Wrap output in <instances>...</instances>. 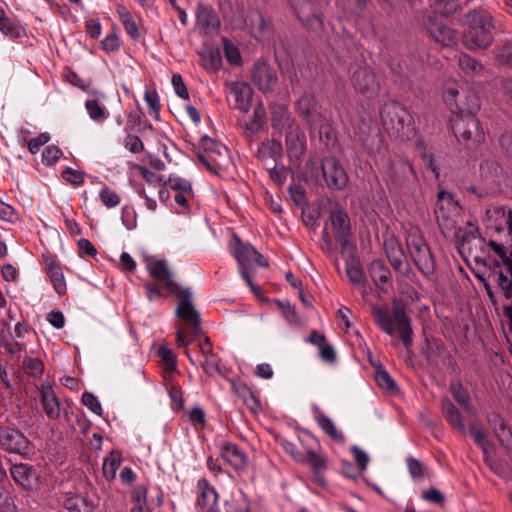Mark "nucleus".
Here are the masks:
<instances>
[{
	"label": "nucleus",
	"instance_id": "nucleus-19",
	"mask_svg": "<svg viewBox=\"0 0 512 512\" xmlns=\"http://www.w3.org/2000/svg\"><path fill=\"white\" fill-rule=\"evenodd\" d=\"M196 24L207 35H214L220 29V19L214 9L208 5L199 4L196 8Z\"/></svg>",
	"mask_w": 512,
	"mask_h": 512
},
{
	"label": "nucleus",
	"instance_id": "nucleus-39",
	"mask_svg": "<svg viewBox=\"0 0 512 512\" xmlns=\"http://www.w3.org/2000/svg\"><path fill=\"white\" fill-rule=\"evenodd\" d=\"M282 153V144L280 141L274 139H268L262 142L257 150L258 158L261 160L273 159L274 162H277V158L280 157Z\"/></svg>",
	"mask_w": 512,
	"mask_h": 512
},
{
	"label": "nucleus",
	"instance_id": "nucleus-55",
	"mask_svg": "<svg viewBox=\"0 0 512 512\" xmlns=\"http://www.w3.org/2000/svg\"><path fill=\"white\" fill-rule=\"evenodd\" d=\"M223 48L227 61L232 65L241 63V55L239 49L227 39H223Z\"/></svg>",
	"mask_w": 512,
	"mask_h": 512
},
{
	"label": "nucleus",
	"instance_id": "nucleus-2",
	"mask_svg": "<svg viewBox=\"0 0 512 512\" xmlns=\"http://www.w3.org/2000/svg\"><path fill=\"white\" fill-rule=\"evenodd\" d=\"M374 318L380 329L394 336L398 332L404 346L409 347L412 344V327L402 304L394 301L392 311L388 308L377 306L374 308Z\"/></svg>",
	"mask_w": 512,
	"mask_h": 512
},
{
	"label": "nucleus",
	"instance_id": "nucleus-11",
	"mask_svg": "<svg viewBox=\"0 0 512 512\" xmlns=\"http://www.w3.org/2000/svg\"><path fill=\"white\" fill-rule=\"evenodd\" d=\"M352 84L355 90L368 98L379 93L380 83L376 79L373 70L368 66H360L353 72Z\"/></svg>",
	"mask_w": 512,
	"mask_h": 512
},
{
	"label": "nucleus",
	"instance_id": "nucleus-45",
	"mask_svg": "<svg viewBox=\"0 0 512 512\" xmlns=\"http://www.w3.org/2000/svg\"><path fill=\"white\" fill-rule=\"evenodd\" d=\"M346 275L349 281L356 287H365L366 279L360 265L355 261L346 263Z\"/></svg>",
	"mask_w": 512,
	"mask_h": 512
},
{
	"label": "nucleus",
	"instance_id": "nucleus-24",
	"mask_svg": "<svg viewBox=\"0 0 512 512\" xmlns=\"http://www.w3.org/2000/svg\"><path fill=\"white\" fill-rule=\"evenodd\" d=\"M40 399L47 417L53 420L58 419L60 416V404L49 382L41 384Z\"/></svg>",
	"mask_w": 512,
	"mask_h": 512
},
{
	"label": "nucleus",
	"instance_id": "nucleus-37",
	"mask_svg": "<svg viewBox=\"0 0 512 512\" xmlns=\"http://www.w3.org/2000/svg\"><path fill=\"white\" fill-rule=\"evenodd\" d=\"M64 507L68 512H96L94 503L82 495L68 497L64 502Z\"/></svg>",
	"mask_w": 512,
	"mask_h": 512
},
{
	"label": "nucleus",
	"instance_id": "nucleus-38",
	"mask_svg": "<svg viewBox=\"0 0 512 512\" xmlns=\"http://www.w3.org/2000/svg\"><path fill=\"white\" fill-rule=\"evenodd\" d=\"M469 432H470V435L472 436L474 442L483 451L485 459H487L489 456V453L492 449V445L489 442V440L487 439V436L485 434V431H484L482 425L477 421L471 422L469 425Z\"/></svg>",
	"mask_w": 512,
	"mask_h": 512
},
{
	"label": "nucleus",
	"instance_id": "nucleus-43",
	"mask_svg": "<svg viewBox=\"0 0 512 512\" xmlns=\"http://www.w3.org/2000/svg\"><path fill=\"white\" fill-rule=\"evenodd\" d=\"M86 111L94 122L102 123L109 117L106 107L99 103L97 99H88L85 102Z\"/></svg>",
	"mask_w": 512,
	"mask_h": 512
},
{
	"label": "nucleus",
	"instance_id": "nucleus-61",
	"mask_svg": "<svg viewBox=\"0 0 512 512\" xmlns=\"http://www.w3.org/2000/svg\"><path fill=\"white\" fill-rule=\"evenodd\" d=\"M279 307L289 325L297 326L300 324V320L295 311V308L291 306L289 302H280Z\"/></svg>",
	"mask_w": 512,
	"mask_h": 512
},
{
	"label": "nucleus",
	"instance_id": "nucleus-49",
	"mask_svg": "<svg viewBox=\"0 0 512 512\" xmlns=\"http://www.w3.org/2000/svg\"><path fill=\"white\" fill-rule=\"evenodd\" d=\"M494 430L499 441L505 445L507 448L512 446V433L510 429L506 426L505 422L497 417L493 420Z\"/></svg>",
	"mask_w": 512,
	"mask_h": 512
},
{
	"label": "nucleus",
	"instance_id": "nucleus-7",
	"mask_svg": "<svg viewBox=\"0 0 512 512\" xmlns=\"http://www.w3.org/2000/svg\"><path fill=\"white\" fill-rule=\"evenodd\" d=\"M452 130L457 140L468 149H476L485 140V132L476 115L454 116Z\"/></svg>",
	"mask_w": 512,
	"mask_h": 512
},
{
	"label": "nucleus",
	"instance_id": "nucleus-3",
	"mask_svg": "<svg viewBox=\"0 0 512 512\" xmlns=\"http://www.w3.org/2000/svg\"><path fill=\"white\" fill-rule=\"evenodd\" d=\"M172 294L180 300L176 316L184 322L176 332V344L178 347H187L192 341L188 335L195 336L201 331L199 314L192 304V294L188 289L181 287Z\"/></svg>",
	"mask_w": 512,
	"mask_h": 512
},
{
	"label": "nucleus",
	"instance_id": "nucleus-9",
	"mask_svg": "<svg viewBox=\"0 0 512 512\" xmlns=\"http://www.w3.org/2000/svg\"><path fill=\"white\" fill-rule=\"evenodd\" d=\"M355 133L368 154L375 155L380 151L383 138L378 124L370 116L360 117Z\"/></svg>",
	"mask_w": 512,
	"mask_h": 512
},
{
	"label": "nucleus",
	"instance_id": "nucleus-6",
	"mask_svg": "<svg viewBox=\"0 0 512 512\" xmlns=\"http://www.w3.org/2000/svg\"><path fill=\"white\" fill-rule=\"evenodd\" d=\"M443 100L454 116L476 115L481 108L477 94L469 88L448 86L443 91Z\"/></svg>",
	"mask_w": 512,
	"mask_h": 512
},
{
	"label": "nucleus",
	"instance_id": "nucleus-35",
	"mask_svg": "<svg viewBox=\"0 0 512 512\" xmlns=\"http://www.w3.org/2000/svg\"><path fill=\"white\" fill-rule=\"evenodd\" d=\"M442 412L446 421L452 427L459 430L462 434L466 433L467 429L463 415L448 398L442 400Z\"/></svg>",
	"mask_w": 512,
	"mask_h": 512
},
{
	"label": "nucleus",
	"instance_id": "nucleus-63",
	"mask_svg": "<svg viewBox=\"0 0 512 512\" xmlns=\"http://www.w3.org/2000/svg\"><path fill=\"white\" fill-rule=\"evenodd\" d=\"M171 399V407L174 410H181L184 407L183 393L179 386L171 385L168 390Z\"/></svg>",
	"mask_w": 512,
	"mask_h": 512
},
{
	"label": "nucleus",
	"instance_id": "nucleus-29",
	"mask_svg": "<svg viewBox=\"0 0 512 512\" xmlns=\"http://www.w3.org/2000/svg\"><path fill=\"white\" fill-rule=\"evenodd\" d=\"M221 457L231 467L240 470L247 465V455L235 444L225 442L221 447Z\"/></svg>",
	"mask_w": 512,
	"mask_h": 512
},
{
	"label": "nucleus",
	"instance_id": "nucleus-10",
	"mask_svg": "<svg viewBox=\"0 0 512 512\" xmlns=\"http://www.w3.org/2000/svg\"><path fill=\"white\" fill-rule=\"evenodd\" d=\"M384 177L390 189H398L407 187L415 172L407 160L398 158L391 161Z\"/></svg>",
	"mask_w": 512,
	"mask_h": 512
},
{
	"label": "nucleus",
	"instance_id": "nucleus-40",
	"mask_svg": "<svg viewBox=\"0 0 512 512\" xmlns=\"http://www.w3.org/2000/svg\"><path fill=\"white\" fill-rule=\"evenodd\" d=\"M390 69L393 75V81L403 87L409 86L411 77L415 74L416 68H410L406 63L403 67L400 63H390Z\"/></svg>",
	"mask_w": 512,
	"mask_h": 512
},
{
	"label": "nucleus",
	"instance_id": "nucleus-56",
	"mask_svg": "<svg viewBox=\"0 0 512 512\" xmlns=\"http://www.w3.org/2000/svg\"><path fill=\"white\" fill-rule=\"evenodd\" d=\"M504 333L512 352V303L503 306Z\"/></svg>",
	"mask_w": 512,
	"mask_h": 512
},
{
	"label": "nucleus",
	"instance_id": "nucleus-52",
	"mask_svg": "<svg viewBox=\"0 0 512 512\" xmlns=\"http://www.w3.org/2000/svg\"><path fill=\"white\" fill-rule=\"evenodd\" d=\"M265 115V110L263 106L259 105L255 107L253 112V118L249 124L246 125V133L249 136H253L255 133H257L263 124V119Z\"/></svg>",
	"mask_w": 512,
	"mask_h": 512
},
{
	"label": "nucleus",
	"instance_id": "nucleus-13",
	"mask_svg": "<svg viewBox=\"0 0 512 512\" xmlns=\"http://www.w3.org/2000/svg\"><path fill=\"white\" fill-rule=\"evenodd\" d=\"M146 268L152 278L161 283L170 293L177 292L181 288L173 278L168 263L163 259H149L146 262Z\"/></svg>",
	"mask_w": 512,
	"mask_h": 512
},
{
	"label": "nucleus",
	"instance_id": "nucleus-27",
	"mask_svg": "<svg viewBox=\"0 0 512 512\" xmlns=\"http://www.w3.org/2000/svg\"><path fill=\"white\" fill-rule=\"evenodd\" d=\"M286 132V148L290 158L299 159L306 148L305 135L300 131L298 125Z\"/></svg>",
	"mask_w": 512,
	"mask_h": 512
},
{
	"label": "nucleus",
	"instance_id": "nucleus-42",
	"mask_svg": "<svg viewBox=\"0 0 512 512\" xmlns=\"http://www.w3.org/2000/svg\"><path fill=\"white\" fill-rule=\"evenodd\" d=\"M117 13L127 34L133 39H139L140 33L133 15L123 6L117 8Z\"/></svg>",
	"mask_w": 512,
	"mask_h": 512
},
{
	"label": "nucleus",
	"instance_id": "nucleus-32",
	"mask_svg": "<svg viewBox=\"0 0 512 512\" xmlns=\"http://www.w3.org/2000/svg\"><path fill=\"white\" fill-rule=\"evenodd\" d=\"M10 472L14 481L25 489L32 488L37 480L35 470L26 464L13 465Z\"/></svg>",
	"mask_w": 512,
	"mask_h": 512
},
{
	"label": "nucleus",
	"instance_id": "nucleus-21",
	"mask_svg": "<svg viewBox=\"0 0 512 512\" xmlns=\"http://www.w3.org/2000/svg\"><path fill=\"white\" fill-rule=\"evenodd\" d=\"M510 212L506 211L503 206H490L486 209L483 217V223L488 230L502 232L509 223Z\"/></svg>",
	"mask_w": 512,
	"mask_h": 512
},
{
	"label": "nucleus",
	"instance_id": "nucleus-16",
	"mask_svg": "<svg viewBox=\"0 0 512 512\" xmlns=\"http://www.w3.org/2000/svg\"><path fill=\"white\" fill-rule=\"evenodd\" d=\"M2 446L10 453L19 454L24 458H29L33 454L29 440L19 430L2 433Z\"/></svg>",
	"mask_w": 512,
	"mask_h": 512
},
{
	"label": "nucleus",
	"instance_id": "nucleus-48",
	"mask_svg": "<svg viewBox=\"0 0 512 512\" xmlns=\"http://www.w3.org/2000/svg\"><path fill=\"white\" fill-rule=\"evenodd\" d=\"M494 430L499 441L505 445L507 448L512 446V433L510 429L506 426L505 422L497 417L493 420Z\"/></svg>",
	"mask_w": 512,
	"mask_h": 512
},
{
	"label": "nucleus",
	"instance_id": "nucleus-25",
	"mask_svg": "<svg viewBox=\"0 0 512 512\" xmlns=\"http://www.w3.org/2000/svg\"><path fill=\"white\" fill-rule=\"evenodd\" d=\"M197 500L198 510L206 509L218 505L219 495L215 488L211 486L206 478H200L197 481Z\"/></svg>",
	"mask_w": 512,
	"mask_h": 512
},
{
	"label": "nucleus",
	"instance_id": "nucleus-14",
	"mask_svg": "<svg viewBox=\"0 0 512 512\" xmlns=\"http://www.w3.org/2000/svg\"><path fill=\"white\" fill-rule=\"evenodd\" d=\"M292 7L300 22L311 30H319L323 26L321 15L316 5L310 0H292Z\"/></svg>",
	"mask_w": 512,
	"mask_h": 512
},
{
	"label": "nucleus",
	"instance_id": "nucleus-58",
	"mask_svg": "<svg viewBox=\"0 0 512 512\" xmlns=\"http://www.w3.org/2000/svg\"><path fill=\"white\" fill-rule=\"evenodd\" d=\"M435 11L443 16H448L457 10V0H432Z\"/></svg>",
	"mask_w": 512,
	"mask_h": 512
},
{
	"label": "nucleus",
	"instance_id": "nucleus-1",
	"mask_svg": "<svg viewBox=\"0 0 512 512\" xmlns=\"http://www.w3.org/2000/svg\"><path fill=\"white\" fill-rule=\"evenodd\" d=\"M380 117L389 137L406 141L415 136L413 117L401 103L397 101L385 103L380 110Z\"/></svg>",
	"mask_w": 512,
	"mask_h": 512
},
{
	"label": "nucleus",
	"instance_id": "nucleus-34",
	"mask_svg": "<svg viewBox=\"0 0 512 512\" xmlns=\"http://www.w3.org/2000/svg\"><path fill=\"white\" fill-rule=\"evenodd\" d=\"M449 390L454 400L462 406L464 411L472 417L477 416V410L471 403V397L468 391L463 387L459 381H453L450 383Z\"/></svg>",
	"mask_w": 512,
	"mask_h": 512
},
{
	"label": "nucleus",
	"instance_id": "nucleus-60",
	"mask_svg": "<svg viewBox=\"0 0 512 512\" xmlns=\"http://www.w3.org/2000/svg\"><path fill=\"white\" fill-rule=\"evenodd\" d=\"M120 46L121 40L115 31L108 34L101 42V48L107 53L117 51Z\"/></svg>",
	"mask_w": 512,
	"mask_h": 512
},
{
	"label": "nucleus",
	"instance_id": "nucleus-5",
	"mask_svg": "<svg viewBox=\"0 0 512 512\" xmlns=\"http://www.w3.org/2000/svg\"><path fill=\"white\" fill-rule=\"evenodd\" d=\"M459 212L460 207L454 196L444 190L439 191L437 194L435 216L444 237L453 238L458 236L457 218Z\"/></svg>",
	"mask_w": 512,
	"mask_h": 512
},
{
	"label": "nucleus",
	"instance_id": "nucleus-15",
	"mask_svg": "<svg viewBox=\"0 0 512 512\" xmlns=\"http://www.w3.org/2000/svg\"><path fill=\"white\" fill-rule=\"evenodd\" d=\"M423 25L429 32L430 36L443 46H450L456 43V32L445 25L435 16L428 15L423 18Z\"/></svg>",
	"mask_w": 512,
	"mask_h": 512
},
{
	"label": "nucleus",
	"instance_id": "nucleus-46",
	"mask_svg": "<svg viewBox=\"0 0 512 512\" xmlns=\"http://www.w3.org/2000/svg\"><path fill=\"white\" fill-rule=\"evenodd\" d=\"M121 464V457L118 453L111 452L103 462V475L107 480H113L116 476L117 469Z\"/></svg>",
	"mask_w": 512,
	"mask_h": 512
},
{
	"label": "nucleus",
	"instance_id": "nucleus-51",
	"mask_svg": "<svg viewBox=\"0 0 512 512\" xmlns=\"http://www.w3.org/2000/svg\"><path fill=\"white\" fill-rule=\"evenodd\" d=\"M251 33L255 38L262 36L266 29V22L259 11H253L248 16Z\"/></svg>",
	"mask_w": 512,
	"mask_h": 512
},
{
	"label": "nucleus",
	"instance_id": "nucleus-50",
	"mask_svg": "<svg viewBox=\"0 0 512 512\" xmlns=\"http://www.w3.org/2000/svg\"><path fill=\"white\" fill-rule=\"evenodd\" d=\"M144 100L148 105L149 113L153 115L156 120H159L161 105L157 91L153 88H146Z\"/></svg>",
	"mask_w": 512,
	"mask_h": 512
},
{
	"label": "nucleus",
	"instance_id": "nucleus-59",
	"mask_svg": "<svg viewBox=\"0 0 512 512\" xmlns=\"http://www.w3.org/2000/svg\"><path fill=\"white\" fill-rule=\"evenodd\" d=\"M23 366L26 372L34 377L41 376L43 373V363L36 358L25 357L23 361Z\"/></svg>",
	"mask_w": 512,
	"mask_h": 512
},
{
	"label": "nucleus",
	"instance_id": "nucleus-28",
	"mask_svg": "<svg viewBox=\"0 0 512 512\" xmlns=\"http://www.w3.org/2000/svg\"><path fill=\"white\" fill-rule=\"evenodd\" d=\"M271 123L274 129L286 131L297 124L291 116L287 105L274 103L271 106Z\"/></svg>",
	"mask_w": 512,
	"mask_h": 512
},
{
	"label": "nucleus",
	"instance_id": "nucleus-47",
	"mask_svg": "<svg viewBox=\"0 0 512 512\" xmlns=\"http://www.w3.org/2000/svg\"><path fill=\"white\" fill-rule=\"evenodd\" d=\"M488 246L495 253L496 257L493 261L494 266L501 265L502 263H507L508 261H512V251L509 250L506 246L501 243H498L495 240H489Z\"/></svg>",
	"mask_w": 512,
	"mask_h": 512
},
{
	"label": "nucleus",
	"instance_id": "nucleus-23",
	"mask_svg": "<svg viewBox=\"0 0 512 512\" xmlns=\"http://www.w3.org/2000/svg\"><path fill=\"white\" fill-rule=\"evenodd\" d=\"M492 276L503 296L512 299V261L494 266Z\"/></svg>",
	"mask_w": 512,
	"mask_h": 512
},
{
	"label": "nucleus",
	"instance_id": "nucleus-22",
	"mask_svg": "<svg viewBox=\"0 0 512 512\" xmlns=\"http://www.w3.org/2000/svg\"><path fill=\"white\" fill-rule=\"evenodd\" d=\"M387 258L395 271L406 274L408 265L405 263V254L397 239L391 237L384 242Z\"/></svg>",
	"mask_w": 512,
	"mask_h": 512
},
{
	"label": "nucleus",
	"instance_id": "nucleus-17",
	"mask_svg": "<svg viewBox=\"0 0 512 512\" xmlns=\"http://www.w3.org/2000/svg\"><path fill=\"white\" fill-rule=\"evenodd\" d=\"M252 81L263 93H269L275 89L278 77L268 63L257 62L252 71Z\"/></svg>",
	"mask_w": 512,
	"mask_h": 512
},
{
	"label": "nucleus",
	"instance_id": "nucleus-31",
	"mask_svg": "<svg viewBox=\"0 0 512 512\" xmlns=\"http://www.w3.org/2000/svg\"><path fill=\"white\" fill-rule=\"evenodd\" d=\"M252 88L245 82L233 83L230 87V96L235 101V108L243 112H247L251 99H252Z\"/></svg>",
	"mask_w": 512,
	"mask_h": 512
},
{
	"label": "nucleus",
	"instance_id": "nucleus-26",
	"mask_svg": "<svg viewBox=\"0 0 512 512\" xmlns=\"http://www.w3.org/2000/svg\"><path fill=\"white\" fill-rule=\"evenodd\" d=\"M298 114L307 121L311 128H316V120H321L322 116L316 110V102L312 95H302L296 103Z\"/></svg>",
	"mask_w": 512,
	"mask_h": 512
},
{
	"label": "nucleus",
	"instance_id": "nucleus-53",
	"mask_svg": "<svg viewBox=\"0 0 512 512\" xmlns=\"http://www.w3.org/2000/svg\"><path fill=\"white\" fill-rule=\"evenodd\" d=\"M99 198L107 208H114L118 206L121 201L120 196L114 190L107 186L100 190Z\"/></svg>",
	"mask_w": 512,
	"mask_h": 512
},
{
	"label": "nucleus",
	"instance_id": "nucleus-54",
	"mask_svg": "<svg viewBox=\"0 0 512 512\" xmlns=\"http://www.w3.org/2000/svg\"><path fill=\"white\" fill-rule=\"evenodd\" d=\"M375 380L380 388L387 391H394L396 388L395 382L389 373L382 369L380 366L375 373Z\"/></svg>",
	"mask_w": 512,
	"mask_h": 512
},
{
	"label": "nucleus",
	"instance_id": "nucleus-8",
	"mask_svg": "<svg viewBox=\"0 0 512 512\" xmlns=\"http://www.w3.org/2000/svg\"><path fill=\"white\" fill-rule=\"evenodd\" d=\"M409 254L417 268L426 276L434 272L435 264L430 248L418 231H411L406 239Z\"/></svg>",
	"mask_w": 512,
	"mask_h": 512
},
{
	"label": "nucleus",
	"instance_id": "nucleus-12",
	"mask_svg": "<svg viewBox=\"0 0 512 512\" xmlns=\"http://www.w3.org/2000/svg\"><path fill=\"white\" fill-rule=\"evenodd\" d=\"M323 176L330 189L342 190L347 186L348 175L334 157H325L321 163Z\"/></svg>",
	"mask_w": 512,
	"mask_h": 512
},
{
	"label": "nucleus",
	"instance_id": "nucleus-44",
	"mask_svg": "<svg viewBox=\"0 0 512 512\" xmlns=\"http://www.w3.org/2000/svg\"><path fill=\"white\" fill-rule=\"evenodd\" d=\"M458 67L466 75H478L483 70L482 64L467 54H460L458 57Z\"/></svg>",
	"mask_w": 512,
	"mask_h": 512
},
{
	"label": "nucleus",
	"instance_id": "nucleus-30",
	"mask_svg": "<svg viewBox=\"0 0 512 512\" xmlns=\"http://www.w3.org/2000/svg\"><path fill=\"white\" fill-rule=\"evenodd\" d=\"M200 146L208 153L209 160L213 161L216 166L224 165L229 153L227 147L215 142L209 136L201 137Z\"/></svg>",
	"mask_w": 512,
	"mask_h": 512
},
{
	"label": "nucleus",
	"instance_id": "nucleus-4",
	"mask_svg": "<svg viewBox=\"0 0 512 512\" xmlns=\"http://www.w3.org/2000/svg\"><path fill=\"white\" fill-rule=\"evenodd\" d=\"M468 28L463 35L465 47L472 51L486 49L493 40L494 25L488 13L473 12L467 17Z\"/></svg>",
	"mask_w": 512,
	"mask_h": 512
},
{
	"label": "nucleus",
	"instance_id": "nucleus-62",
	"mask_svg": "<svg viewBox=\"0 0 512 512\" xmlns=\"http://www.w3.org/2000/svg\"><path fill=\"white\" fill-rule=\"evenodd\" d=\"M62 151L55 145L47 146L42 153V161L45 165L54 164L61 156Z\"/></svg>",
	"mask_w": 512,
	"mask_h": 512
},
{
	"label": "nucleus",
	"instance_id": "nucleus-57",
	"mask_svg": "<svg viewBox=\"0 0 512 512\" xmlns=\"http://www.w3.org/2000/svg\"><path fill=\"white\" fill-rule=\"evenodd\" d=\"M164 183H168V185L176 191L177 193H192V186L189 181L184 178L177 176H170L167 181Z\"/></svg>",
	"mask_w": 512,
	"mask_h": 512
},
{
	"label": "nucleus",
	"instance_id": "nucleus-20",
	"mask_svg": "<svg viewBox=\"0 0 512 512\" xmlns=\"http://www.w3.org/2000/svg\"><path fill=\"white\" fill-rule=\"evenodd\" d=\"M331 225L337 242L342 246L343 252L352 247L349 240L350 221L347 214L341 210H335L330 216Z\"/></svg>",
	"mask_w": 512,
	"mask_h": 512
},
{
	"label": "nucleus",
	"instance_id": "nucleus-41",
	"mask_svg": "<svg viewBox=\"0 0 512 512\" xmlns=\"http://www.w3.org/2000/svg\"><path fill=\"white\" fill-rule=\"evenodd\" d=\"M315 420L317 421L319 427L332 439L336 441H343V434L337 430L334 422L322 411H315Z\"/></svg>",
	"mask_w": 512,
	"mask_h": 512
},
{
	"label": "nucleus",
	"instance_id": "nucleus-33",
	"mask_svg": "<svg viewBox=\"0 0 512 512\" xmlns=\"http://www.w3.org/2000/svg\"><path fill=\"white\" fill-rule=\"evenodd\" d=\"M45 271L55 291L59 295H64L67 291V286L62 269L51 257H47L45 260Z\"/></svg>",
	"mask_w": 512,
	"mask_h": 512
},
{
	"label": "nucleus",
	"instance_id": "nucleus-18",
	"mask_svg": "<svg viewBox=\"0 0 512 512\" xmlns=\"http://www.w3.org/2000/svg\"><path fill=\"white\" fill-rule=\"evenodd\" d=\"M236 240V246L232 249V255L238 262L239 266H248L251 264H257L259 266H267V262L263 256L250 244L242 243L238 238Z\"/></svg>",
	"mask_w": 512,
	"mask_h": 512
},
{
	"label": "nucleus",
	"instance_id": "nucleus-64",
	"mask_svg": "<svg viewBox=\"0 0 512 512\" xmlns=\"http://www.w3.org/2000/svg\"><path fill=\"white\" fill-rule=\"evenodd\" d=\"M496 57L501 63L512 68V43H507L497 50Z\"/></svg>",
	"mask_w": 512,
	"mask_h": 512
},
{
	"label": "nucleus",
	"instance_id": "nucleus-36",
	"mask_svg": "<svg viewBox=\"0 0 512 512\" xmlns=\"http://www.w3.org/2000/svg\"><path fill=\"white\" fill-rule=\"evenodd\" d=\"M368 271L375 285L384 289L383 285L387 284L391 277L390 271L384 262L380 259L373 260L369 265Z\"/></svg>",
	"mask_w": 512,
	"mask_h": 512
}]
</instances>
